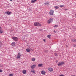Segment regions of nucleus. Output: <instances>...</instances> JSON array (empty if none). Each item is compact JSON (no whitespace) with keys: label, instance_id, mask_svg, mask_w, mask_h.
<instances>
[{"label":"nucleus","instance_id":"obj_1","mask_svg":"<svg viewBox=\"0 0 76 76\" xmlns=\"http://www.w3.org/2000/svg\"><path fill=\"white\" fill-rule=\"evenodd\" d=\"M34 25L35 26H41V23L38 22H35Z\"/></svg>","mask_w":76,"mask_h":76},{"label":"nucleus","instance_id":"obj_2","mask_svg":"<svg viewBox=\"0 0 76 76\" xmlns=\"http://www.w3.org/2000/svg\"><path fill=\"white\" fill-rule=\"evenodd\" d=\"M65 64V62L62 61L59 62L58 65L59 66H62V65H63V64Z\"/></svg>","mask_w":76,"mask_h":76},{"label":"nucleus","instance_id":"obj_3","mask_svg":"<svg viewBox=\"0 0 76 76\" xmlns=\"http://www.w3.org/2000/svg\"><path fill=\"white\" fill-rule=\"evenodd\" d=\"M21 56H22V55H21L20 53H19L17 56L16 58L17 59H19V58H20Z\"/></svg>","mask_w":76,"mask_h":76},{"label":"nucleus","instance_id":"obj_4","mask_svg":"<svg viewBox=\"0 0 76 76\" xmlns=\"http://www.w3.org/2000/svg\"><path fill=\"white\" fill-rule=\"evenodd\" d=\"M12 38L13 40H14V41H17L18 40V37H12Z\"/></svg>","mask_w":76,"mask_h":76},{"label":"nucleus","instance_id":"obj_5","mask_svg":"<svg viewBox=\"0 0 76 76\" xmlns=\"http://www.w3.org/2000/svg\"><path fill=\"white\" fill-rule=\"evenodd\" d=\"M54 10H51L49 12V15H50L51 16L53 15V14H54Z\"/></svg>","mask_w":76,"mask_h":76},{"label":"nucleus","instance_id":"obj_6","mask_svg":"<svg viewBox=\"0 0 76 76\" xmlns=\"http://www.w3.org/2000/svg\"><path fill=\"white\" fill-rule=\"evenodd\" d=\"M43 66V64H38V67H42Z\"/></svg>","mask_w":76,"mask_h":76},{"label":"nucleus","instance_id":"obj_7","mask_svg":"<svg viewBox=\"0 0 76 76\" xmlns=\"http://www.w3.org/2000/svg\"><path fill=\"white\" fill-rule=\"evenodd\" d=\"M48 70L49 72H53V69L52 68L50 67L49 68Z\"/></svg>","mask_w":76,"mask_h":76},{"label":"nucleus","instance_id":"obj_8","mask_svg":"<svg viewBox=\"0 0 76 76\" xmlns=\"http://www.w3.org/2000/svg\"><path fill=\"white\" fill-rule=\"evenodd\" d=\"M5 13L6 14H7V15H10L11 13V12H10L8 11L6 12H5Z\"/></svg>","mask_w":76,"mask_h":76},{"label":"nucleus","instance_id":"obj_9","mask_svg":"<svg viewBox=\"0 0 76 76\" xmlns=\"http://www.w3.org/2000/svg\"><path fill=\"white\" fill-rule=\"evenodd\" d=\"M41 72L42 75H45L46 73V72L45 71H42Z\"/></svg>","mask_w":76,"mask_h":76},{"label":"nucleus","instance_id":"obj_10","mask_svg":"<svg viewBox=\"0 0 76 76\" xmlns=\"http://www.w3.org/2000/svg\"><path fill=\"white\" fill-rule=\"evenodd\" d=\"M35 67H36V65L34 64L31 66V69H34Z\"/></svg>","mask_w":76,"mask_h":76},{"label":"nucleus","instance_id":"obj_11","mask_svg":"<svg viewBox=\"0 0 76 76\" xmlns=\"http://www.w3.org/2000/svg\"><path fill=\"white\" fill-rule=\"evenodd\" d=\"M51 22H53V20H54V18H51L49 20Z\"/></svg>","mask_w":76,"mask_h":76},{"label":"nucleus","instance_id":"obj_12","mask_svg":"<svg viewBox=\"0 0 76 76\" xmlns=\"http://www.w3.org/2000/svg\"><path fill=\"white\" fill-rule=\"evenodd\" d=\"M3 29L2 28L0 27V34H2L3 32Z\"/></svg>","mask_w":76,"mask_h":76},{"label":"nucleus","instance_id":"obj_13","mask_svg":"<svg viewBox=\"0 0 76 76\" xmlns=\"http://www.w3.org/2000/svg\"><path fill=\"white\" fill-rule=\"evenodd\" d=\"M26 71L25 70H23L22 73L23 74H26Z\"/></svg>","mask_w":76,"mask_h":76},{"label":"nucleus","instance_id":"obj_14","mask_svg":"<svg viewBox=\"0 0 76 76\" xmlns=\"http://www.w3.org/2000/svg\"><path fill=\"white\" fill-rule=\"evenodd\" d=\"M15 44H16V43L13 42L11 44V45H12V46H13V47H14L15 45Z\"/></svg>","mask_w":76,"mask_h":76},{"label":"nucleus","instance_id":"obj_15","mask_svg":"<svg viewBox=\"0 0 76 76\" xmlns=\"http://www.w3.org/2000/svg\"><path fill=\"white\" fill-rule=\"evenodd\" d=\"M26 51L27 52H30L31 51V50L29 48H28L26 49Z\"/></svg>","mask_w":76,"mask_h":76},{"label":"nucleus","instance_id":"obj_16","mask_svg":"<svg viewBox=\"0 0 76 76\" xmlns=\"http://www.w3.org/2000/svg\"><path fill=\"white\" fill-rule=\"evenodd\" d=\"M31 61H35V58H32L31 59Z\"/></svg>","mask_w":76,"mask_h":76},{"label":"nucleus","instance_id":"obj_17","mask_svg":"<svg viewBox=\"0 0 76 76\" xmlns=\"http://www.w3.org/2000/svg\"><path fill=\"white\" fill-rule=\"evenodd\" d=\"M31 72H32V73H34V74H35V72L34 70H31Z\"/></svg>","mask_w":76,"mask_h":76},{"label":"nucleus","instance_id":"obj_18","mask_svg":"<svg viewBox=\"0 0 76 76\" xmlns=\"http://www.w3.org/2000/svg\"><path fill=\"white\" fill-rule=\"evenodd\" d=\"M51 35L50 34L49 35H48L47 36V38H49L50 39V37H51Z\"/></svg>","mask_w":76,"mask_h":76},{"label":"nucleus","instance_id":"obj_19","mask_svg":"<svg viewBox=\"0 0 76 76\" xmlns=\"http://www.w3.org/2000/svg\"><path fill=\"white\" fill-rule=\"evenodd\" d=\"M36 1H37V0H32L31 1V3H34V2H35Z\"/></svg>","mask_w":76,"mask_h":76},{"label":"nucleus","instance_id":"obj_20","mask_svg":"<svg viewBox=\"0 0 76 76\" xmlns=\"http://www.w3.org/2000/svg\"><path fill=\"white\" fill-rule=\"evenodd\" d=\"M47 23H48V24H50V23H51V22L49 20H48L47 21Z\"/></svg>","mask_w":76,"mask_h":76},{"label":"nucleus","instance_id":"obj_21","mask_svg":"<svg viewBox=\"0 0 76 76\" xmlns=\"http://www.w3.org/2000/svg\"><path fill=\"white\" fill-rule=\"evenodd\" d=\"M2 46V42L0 41V47H1Z\"/></svg>","mask_w":76,"mask_h":76},{"label":"nucleus","instance_id":"obj_22","mask_svg":"<svg viewBox=\"0 0 76 76\" xmlns=\"http://www.w3.org/2000/svg\"><path fill=\"white\" fill-rule=\"evenodd\" d=\"M72 41H73V42H75L76 41V39H72Z\"/></svg>","mask_w":76,"mask_h":76},{"label":"nucleus","instance_id":"obj_23","mask_svg":"<svg viewBox=\"0 0 76 76\" xmlns=\"http://www.w3.org/2000/svg\"><path fill=\"white\" fill-rule=\"evenodd\" d=\"M54 7L56 9H58V8H59V7H58L57 6H55Z\"/></svg>","mask_w":76,"mask_h":76},{"label":"nucleus","instance_id":"obj_24","mask_svg":"<svg viewBox=\"0 0 76 76\" xmlns=\"http://www.w3.org/2000/svg\"><path fill=\"white\" fill-rule=\"evenodd\" d=\"M44 4H45V5H48L49 4V3L46 2L44 3Z\"/></svg>","mask_w":76,"mask_h":76},{"label":"nucleus","instance_id":"obj_25","mask_svg":"<svg viewBox=\"0 0 76 76\" xmlns=\"http://www.w3.org/2000/svg\"><path fill=\"white\" fill-rule=\"evenodd\" d=\"M53 27H54V28H57L58 27V25H55Z\"/></svg>","mask_w":76,"mask_h":76},{"label":"nucleus","instance_id":"obj_26","mask_svg":"<svg viewBox=\"0 0 76 76\" xmlns=\"http://www.w3.org/2000/svg\"><path fill=\"white\" fill-rule=\"evenodd\" d=\"M59 6L60 7H61V8L64 7V6L63 5H60Z\"/></svg>","mask_w":76,"mask_h":76},{"label":"nucleus","instance_id":"obj_27","mask_svg":"<svg viewBox=\"0 0 76 76\" xmlns=\"http://www.w3.org/2000/svg\"><path fill=\"white\" fill-rule=\"evenodd\" d=\"M13 75L12 74H10L9 76H13Z\"/></svg>","mask_w":76,"mask_h":76},{"label":"nucleus","instance_id":"obj_28","mask_svg":"<svg viewBox=\"0 0 76 76\" xmlns=\"http://www.w3.org/2000/svg\"><path fill=\"white\" fill-rule=\"evenodd\" d=\"M66 48H68V45H66Z\"/></svg>","mask_w":76,"mask_h":76},{"label":"nucleus","instance_id":"obj_29","mask_svg":"<svg viewBox=\"0 0 76 76\" xmlns=\"http://www.w3.org/2000/svg\"><path fill=\"white\" fill-rule=\"evenodd\" d=\"M59 76H64V75L63 74H61Z\"/></svg>","mask_w":76,"mask_h":76},{"label":"nucleus","instance_id":"obj_30","mask_svg":"<svg viewBox=\"0 0 76 76\" xmlns=\"http://www.w3.org/2000/svg\"><path fill=\"white\" fill-rule=\"evenodd\" d=\"M76 45L75 44H74L73 45V47H76Z\"/></svg>","mask_w":76,"mask_h":76},{"label":"nucleus","instance_id":"obj_31","mask_svg":"<svg viewBox=\"0 0 76 76\" xmlns=\"http://www.w3.org/2000/svg\"><path fill=\"white\" fill-rule=\"evenodd\" d=\"M3 72V70L2 69H0V72Z\"/></svg>","mask_w":76,"mask_h":76},{"label":"nucleus","instance_id":"obj_32","mask_svg":"<svg viewBox=\"0 0 76 76\" xmlns=\"http://www.w3.org/2000/svg\"><path fill=\"white\" fill-rule=\"evenodd\" d=\"M54 55H55V56H57V55L56 53H54Z\"/></svg>","mask_w":76,"mask_h":76},{"label":"nucleus","instance_id":"obj_33","mask_svg":"<svg viewBox=\"0 0 76 76\" xmlns=\"http://www.w3.org/2000/svg\"><path fill=\"white\" fill-rule=\"evenodd\" d=\"M43 41H44V42H45V39H44Z\"/></svg>","mask_w":76,"mask_h":76},{"label":"nucleus","instance_id":"obj_34","mask_svg":"<svg viewBox=\"0 0 76 76\" xmlns=\"http://www.w3.org/2000/svg\"><path fill=\"white\" fill-rule=\"evenodd\" d=\"M53 32H55V33H56V31L55 30H54V31H53Z\"/></svg>","mask_w":76,"mask_h":76},{"label":"nucleus","instance_id":"obj_35","mask_svg":"<svg viewBox=\"0 0 76 76\" xmlns=\"http://www.w3.org/2000/svg\"><path fill=\"white\" fill-rule=\"evenodd\" d=\"M75 18H76V14L75 15Z\"/></svg>","mask_w":76,"mask_h":76},{"label":"nucleus","instance_id":"obj_36","mask_svg":"<svg viewBox=\"0 0 76 76\" xmlns=\"http://www.w3.org/2000/svg\"><path fill=\"white\" fill-rule=\"evenodd\" d=\"M65 10H67V9H65Z\"/></svg>","mask_w":76,"mask_h":76},{"label":"nucleus","instance_id":"obj_37","mask_svg":"<svg viewBox=\"0 0 76 76\" xmlns=\"http://www.w3.org/2000/svg\"><path fill=\"white\" fill-rule=\"evenodd\" d=\"M10 1H12L13 0H10Z\"/></svg>","mask_w":76,"mask_h":76},{"label":"nucleus","instance_id":"obj_38","mask_svg":"<svg viewBox=\"0 0 76 76\" xmlns=\"http://www.w3.org/2000/svg\"><path fill=\"white\" fill-rule=\"evenodd\" d=\"M1 67H2V66H1Z\"/></svg>","mask_w":76,"mask_h":76}]
</instances>
